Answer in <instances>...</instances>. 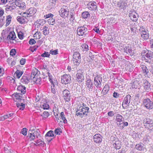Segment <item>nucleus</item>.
<instances>
[{
  "instance_id": "7ed1b4c3",
  "label": "nucleus",
  "mask_w": 153,
  "mask_h": 153,
  "mask_svg": "<svg viewBox=\"0 0 153 153\" xmlns=\"http://www.w3.org/2000/svg\"><path fill=\"white\" fill-rule=\"evenodd\" d=\"M83 72L82 70L79 69L77 71L75 76L76 80L79 83H81L84 79Z\"/></svg>"
},
{
  "instance_id": "052dcab7",
  "label": "nucleus",
  "mask_w": 153,
  "mask_h": 153,
  "mask_svg": "<svg viewBox=\"0 0 153 153\" xmlns=\"http://www.w3.org/2000/svg\"><path fill=\"white\" fill-rule=\"evenodd\" d=\"M18 36L20 39H22L24 38V36L23 33L21 32H20L18 34Z\"/></svg>"
},
{
  "instance_id": "49530a36",
  "label": "nucleus",
  "mask_w": 153,
  "mask_h": 153,
  "mask_svg": "<svg viewBox=\"0 0 153 153\" xmlns=\"http://www.w3.org/2000/svg\"><path fill=\"white\" fill-rule=\"evenodd\" d=\"M36 134L32 133V134H28V137H29L32 140H34L36 137V138H38V136L35 135Z\"/></svg>"
},
{
  "instance_id": "4468645a",
  "label": "nucleus",
  "mask_w": 153,
  "mask_h": 153,
  "mask_svg": "<svg viewBox=\"0 0 153 153\" xmlns=\"http://www.w3.org/2000/svg\"><path fill=\"white\" fill-rule=\"evenodd\" d=\"M69 13V10L66 7L62 8L59 11L60 16L65 18L68 17Z\"/></svg>"
},
{
  "instance_id": "2f4dec72",
  "label": "nucleus",
  "mask_w": 153,
  "mask_h": 153,
  "mask_svg": "<svg viewBox=\"0 0 153 153\" xmlns=\"http://www.w3.org/2000/svg\"><path fill=\"white\" fill-rule=\"evenodd\" d=\"M42 30L43 34L45 36L48 35L49 33V29L48 27L46 26L43 27V28L41 29Z\"/></svg>"
},
{
  "instance_id": "a18cd8bd",
  "label": "nucleus",
  "mask_w": 153,
  "mask_h": 153,
  "mask_svg": "<svg viewBox=\"0 0 153 153\" xmlns=\"http://www.w3.org/2000/svg\"><path fill=\"white\" fill-rule=\"evenodd\" d=\"M7 81L10 83V84H14L15 82V79L12 77H9L7 78Z\"/></svg>"
},
{
  "instance_id": "393cba45",
  "label": "nucleus",
  "mask_w": 153,
  "mask_h": 153,
  "mask_svg": "<svg viewBox=\"0 0 153 153\" xmlns=\"http://www.w3.org/2000/svg\"><path fill=\"white\" fill-rule=\"evenodd\" d=\"M152 123H153V120L149 118H146L143 119V123L145 127L147 125L151 124Z\"/></svg>"
},
{
  "instance_id": "473e14b6",
  "label": "nucleus",
  "mask_w": 153,
  "mask_h": 153,
  "mask_svg": "<svg viewBox=\"0 0 153 153\" xmlns=\"http://www.w3.org/2000/svg\"><path fill=\"white\" fill-rule=\"evenodd\" d=\"M40 106L44 109H48L49 108V106L47 102L41 103Z\"/></svg>"
},
{
  "instance_id": "338daca9",
  "label": "nucleus",
  "mask_w": 153,
  "mask_h": 153,
  "mask_svg": "<svg viewBox=\"0 0 153 153\" xmlns=\"http://www.w3.org/2000/svg\"><path fill=\"white\" fill-rule=\"evenodd\" d=\"M113 96L114 97L117 98L119 97V94L117 92H114L113 93Z\"/></svg>"
},
{
  "instance_id": "37998d69",
  "label": "nucleus",
  "mask_w": 153,
  "mask_h": 153,
  "mask_svg": "<svg viewBox=\"0 0 153 153\" xmlns=\"http://www.w3.org/2000/svg\"><path fill=\"white\" fill-rule=\"evenodd\" d=\"M75 13L74 12H71L70 13V16L69 20L70 21H72V22H74V20L75 19L74 17Z\"/></svg>"
},
{
  "instance_id": "39448f33",
  "label": "nucleus",
  "mask_w": 153,
  "mask_h": 153,
  "mask_svg": "<svg viewBox=\"0 0 153 153\" xmlns=\"http://www.w3.org/2000/svg\"><path fill=\"white\" fill-rule=\"evenodd\" d=\"M87 28L85 27V25L79 26L77 29V33L79 36H86L87 34Z\"/></svg>"
},
{
  "instance_id": "1a4fd4ad",
  "label": "nucleus",
  "mask_w": 153,
  "mask_h": 153,
  "mask_svg": "<svg viewBox=\"0 0 153 153\" xmlns=\"http://www.w3.org/2000/svg\"><path fill=\"white\" fill-rule=\"evenodd\" d=\"M143 104L147 109H151L153 108V102L149 98L144 99Z\"/></svg>"
},
{
  "instance_id": "774afa93",
  "label": "nucleus",
  "mask_w": 153,
  "mask_h": 153,
  "mask_svg": "<svg viewBox=\"0 0 153 153\" xmlns=\"http://www.w3.org/2000/svg\"><path fill=\"white\" fill-rule=\"evenodd\" d=\"M108 116L112 117L114 115V113L113 111H110L108 113Z\"/></svg>"
},
{
  "instance_id": "aec40b11",
  "label": "nucleus",
  "mask_w": 153,
  "mask_h": 153,
  "mask_svg": "<svg viewBox=\"0 0 153 153\" xmlns=\"http://www.w3.org/2000/svg\"><path fill=\"white\" fill-rule=\"evenodd\" d=\"M16 38L15 33L13 31H10L7 37L8 40H14Z\"/></svg>"
},
{
  "instance_id": "bb28decb",
  "label": "nucleus",
  "mask_w": 153,
  "mask_h": 153,
  "mask_svg": "<svg viewBox=\"0 0 153 153\" xmlns=\"http://www.w3.org/2000/svg\"><path fill=\"white\" fill-rule=\"evenodd\" d=\"M135 147L137 150L139 151L143 150L145 148L144 145L141 143L137 144Z\"/></svg>"
},
{
  "instance_id": "5fc2aeb1",
  "label": "nucleus",
  "mask_w": 153,
  "mask_h": 153,
  "mask_svg": "<svg viewBox=\"0 0 153 153\" xmlns=\"http://www.w3.org/2000/svg\"><path fill=\"white\" fill-rule=\"evenodd\" d=\"M36 143H34L35 145H36V144H37V145L39 146H42V143H44L40 140H36L35 141Z\"/></svg>"
},
{
  "instance_id": "f257e3e1",
  "label": "nucleus",
  "mask_w": 153,
  "mask_h": 153,
  "mask_svg": "<svg viewBox=\"0 0 153 153\" xmlns=\"http://www.w3.org/2000/svg\"><path fill=\"white\" fill-rule=\"evenodd\" d=\"M89 108L84 103L81 102L78 104L76 107V115L82 118L88 116L89 113Z\"/></svg>"
},
{
  "instance_id": "cd10ccee",
  "label": "nucleus",
  "mask_w": 153,
  "mask_h": 153,
  "mask_svg": "<svg viewBox=\"0 0 153 153\" xmlns=\"http://www.w3.org/2000/svg\"><path fill=\"white\" fill-rule=\"evenodd\" d=\"M39 73V71H38L37 69L34 68L32 71L31 74V78H33V77L34 76H36V75H38Z\"/></svg>"
},
{
  "instance_id": "c756f323",
  "label": "nucleus",
  "mask_w": 153,
  "mask_h": 153,
  "mask_svg": "<svg viewBox=\"0 0 153 153\" xmlns=\"http://www.w3.org/2000/svg\"><path fill=\"white\" fill-rule=\"evenodd\" d=\"M124 118L123 117V116L120 114H118L116 116V121L117 122L119 123H121L123 122V121L124 120Z\"/></svg>"
},
{
  "instance_id": "2eb2a0df",
  "label": "nucleus",
  "mask_w": 153,
  "mask_h": 153,
  "mask_svg": "<svg viewBox=\"0 0 153 153\" xmlns=\"http://www.w3.org/2000/svg\"><path fill=\"white\" fill-rule=\"evenodd\" d=\"M131 98V96L129 95H127L124 98V100L122 105L123 108L125 109L127 106H128L130 103V99Z\"/></svg>"
},
{
  "instance_id": "e2e57ef3",
  "label": "nucleus",
  "mask_w": 153,
  "mask_h": 153,
  "mask_svg": "<svg viewBox=\"0 0 153 153\" xmlns=\"http://www.w3.org/2000/svg\"><path fill=\"white\" fill-rule=\"evenodd\" d=\"M32 133L36 134L35 131L33 128H31L29 131L28 134H32Z\"/></svg>"
},
{
  "instance_id": "680f3d73",
  "label": "nucleus",
  "mask_w": 153,
  "mask_h": 153,
  "mask_svg": "<svg viewBox=\"0 0 153 153\" xmlns=\"http://www.w3.org/2000/svg\"><path fill=\"white\" fill-rule=\"evenodd\" d=\"M29 43L30 45H32L35 44L36 41L34 39H31L29 40Z\"/></svg>"
},
{
  "instance_id": "0e129e2a",
  "label": "nucleus",
  "mask_w": 153,
  "mask_h": 153,
  "mask_svg": "<svg viewBox=\"0 0 153 153\" xmlns=\"http://www.w3.org/2000/svg\"><path fill=\"white\" fill-rule=\"evenodd\" d=\"M26 61V59L25 58H22L20 61V62L21 65H24Z\"/></svg>"
},
{
  "instance_id": "5701e85b",
  "label": "nucleus",
  "mask_w": 153,
  "mask_h": 153,
  "mask_svg": "<svg viewBox=\"0 0 153 153\" xmlns=\"http://www.w3.org/2000/svg\"><path fill=\"white\" fill-rule=\"evenodd\" d=\"M141 67L142 72L145 76H147L149 71L146 66L145 65H141Z\"/></svg>"
},
{
  "instance_id": "f704fd0d",
  "label": "nucleus",
  "mask_w": 153,
  "mask_h": 153,
  "mask_svg": "<svg viewBox=\"0 0 153 153\" xmlns=\"http://www.w3.org/2000/svg\"><path fill=\"white\" fill-rule=\"evenodd\" d=\"M109 90V87L108 85H105L102 91V92L104 95L106 94Z\"/></svg>"
},
{
  "instance_id": "4d7b16f0",
  "label": "nucleus",
  "mask_w": 153,
  "mask_h": 153,
  "mask_svg": "<svg viewBox=\"0 0 153 153\" xmlns=\"http://www.w3.org/2000/svg\"><path fill=\"white\" fill-rule=\"evenodd\" d=\"M54 132L56 134L60 135V133L62 132L61 128H57L54 131Z\"/></svg>"
},
{
  "instance_id": "09e8293b",
  "label": "nucleus",
  "mask_w": 153,
  "mask_h": 153,
  "mask_svg": "<svg viewBox=\"0 0 153 153\" xmlns=\"http://www.w3.org/2000/svg\"><path fill=\"white\" fill-rule=\"evenodd\" d=\"M49 53L52 55H57L58 54V50H53V49H51Z\"/></svg>"
},
{
  "instance_id": "f3484780",
  "label": "nucleus",
  "mask_w": 153,
  "mask_h": 153,
  "mask_svg": "<svg viewBox=\"0 0 153 153\" xmlns=\"http://www.w3.org/2000/svg\"><path fill=\"white\" fill-rule=\"evenodd\" d=\"M30 78L27 75H23L21 79V82L24 84H27L29 82Z\"/></svg>"
},
{
  "instance_id": "ea45409f",
  "label": "nucleus",
  "mask_w": 153,
  "mask_h": 153,
  "mask_svg": "<svg viewBox=\"0 0 153 153\" xmlns=\"http://www.w3.org/2000/svg\"><path fill=\"white\" fill-rule=\"evenodd\" d=\"M49 115V114L48 111H45L43 112L42 114H40V116L42 117L44 119H46Z\"/></svg>"
},
{
  "instance_id": "f8f14e48",
  "label": "nucleus",
  "mask_w": 153,
  "mask_h": 153,
  "mask_svg": "<svg viewBox=\"0 0 153 153\" xmlns=\"http://www.w3.org/2000/svg\"><path fill=\"white\" fill-rule=\"evenodd\" d=\"M127 0H120L117 4L115 3V6L119 9H124L127 5Z\"/></svg>"
},
{
  "instance_id": "7c9ffc66",
  "label": "nucleus",
  "mask_w": 153,
  "mask_h": 153,
  "mask_svg": "<svg viewBox=\"0 0 153 153\" xmlns=\"http://www.w3.org/2000/svg\"><path fill=\"white\" fill-rule=\"evenodd\" d=\"M31 79L37 84H40L41 83L42 79L40 77L37 78L36 76H34Z\"/></svg>"
},
{
  "instance_id": "c85d7f7f",
  "label": "nucleus",
  "mask_w": 153,
  "mask_h": 153,
  "mask_svg": "<svg viewBox=\"0 0 153 153\" xmlns=\"http://www.w3.org/2000/svg\"><path fill=\"white\" fill-rule=\"evenodd\" d=\"M113 145L114 146L116 149H119L121 147V142L118 140L116 141Z\"/></svg>"
},
{
  "instance_id": "864d4df0",
  "label": "nucleus",
  "mask_w": 153,
  "mask_h": 153,
  "mask_svg": "<svg viewBox=\"0 0 153 153\" xmlns=\"http://www.w3.org/2000/svg\"><path fill=\"white\" fill-rule=\"evenodd\" d=\"M28 12H27V10H26V11L25 12L22 13L21 14L22 15V16L24 18H26V17H30V16H29V14Z\"/></svg>"
},
{
  "instance_id": "412c9836",
  "label": "nucleus",
  "mask_w": 153,
  "mask_h": 153,
  "mask_svg": "<svg viewBox=\"0 0 153 153\" xmlns=\"http://www.w3.org/2000/svg\"><path fill=\"white\" fill-rule=\"evenodd\" d=\"M16 19L17 21L22 24L27 23L28 21L27 18H24L22 16H18Z\"/></svg>"
},
{
  "instance_id": "6e6552de",
  "label": "nucleus",
  "mask_w": 153,
  "mask_h": 153,
  "mask_svg": "<svg viewBox=\"0 0 153 153\" xmlns=\"http://www.w3.org/2000/svg\"><path fill=\"white\" fill-rule=\"evenodd\" d=\"M85 84L89 92L92 93L93 92H94L93 91L95 90V87L94 86L93 82L90 79L87 80Z\"/></svg>"
},
{
  "instance_id": "a878e982",
  "label": "nucleus",
  "mask_w": 153,
  "mask_h": 153,
  "mask_svg": "<svg viewBox=\"0 0 153 153\" xmlns=\"http://www.w3.org/2000/svg\"><path fill=\"white\" fill-rule=\"evenodd\" d=\"M17 89L18 91L20 92L22 94H25L26 92V88L22 85L18 86Z\"/></svg>"
},
{
  "instance_id": "58836bf2",
  "label": "nucleus",
  "mask_w": 153,
  "mask_h": 153,
  "mask_svg": "<svg viewBox=\"0 0 153 153\" xmlns=\"http://www.w3.org/2000/svg\"><path fill=\"white\" fill-rule=\"evenodd\" d=\"M17 106L19 108V109L21 110H23L24 109L25 107V105L24 104L22 103H17Z\"/></svg>"
},
{
  "instance_id": "bf43d9fd",
  "label": "nucleus",
  "mask_w": 153,
  "mask_h": 153,
  "mask_svg": "<svg viewBox=\"0 0 153 153\" xmlns=\"http://www.w3.org/2000/svg\"><path fill=\"white\" fill-rule=\"evenodd\" d=\"M53 15L51 13H50L48 14L44 15V17L45 18V19H47L49 18H52L53 17Z\"/></svg>"
},
{
  "instance_id": "de8ad7c7",
  "label": "nucleus",
  "mask_w": 153,
  "mask_h": 153,
  "mask_svg": "<svg viewBox=\"0 0 153 153\" xmlns=\"http://www.w3.org/2000/svg\"><path fill=\"white\" fill-rule=\"evenodd\" d=\"M39 47V46L38 45H35L33 47H30V50L33 52L34 51H36L37 48Z\"/></svg>"
},
{
  "instance_id": "0eeeda50",
  "label": "nucleus",
  "mask_w": 153,
  "mask_h": 153,
  "mask_svg": "<svg viewBox=\"0 0 153 153\" xmlns=\"http://www.w3.org/2000/svg\"><path fill=\"white\" fill-rule=\"evenodd\" d=\"M61 82L62 84L66 85L71 82V76L69 74H65L61 76Z\"/></svg>"
},
{
  "instance_id": "9d476101",
  "label": "nucleus",
  "mask_w": 153,
  "mask_h": 153,
  "mask_svg": "<svg viewBox=\"0 0 153 153\" xmlns=\"http://www.w3.org/2000/svg\"><path fill=\"white\" fill-rule=\"evenodd\" d=\"M139 30L141 33V36L145 40L149 38V33L148 30L143 27H140Z\"/></svg>"
},
{
  "instance_id": "69168bd1",
  "label": "nucleus",
  "mask_w": 153,
  "mask_h": 153,
  "mask_svg": "<svg viewBox=\"0 0 153 153\" xmlns=\"http://www.w3.org/2000/svg\"><path fill=\"white\" fill-rule=\"evenodd\" d=\"M19 7L21 9H24L25 7V3L24 2H22L19 6Z\"/></svg>"
},
{
  "instance_id": "603ef678",
  "label": "nucleus",
  "mask_w": 153,
  "mask_h": 153,
  "mask_svg": "<svg viewBox=\"0 0 153 153\" xmlns=\"http://www.w3.org/2000/svg\"><path fill=\"white\" fill-rule=\"evenodd\" d=\"M27 129L25 128H23L21 132V133L24 136H26L27 134Z\"/></svg>"
},
{
  "instance_id": "423d86ee",
  "label": "nucleus",
  "mask_w": 153,
  "mask_h": 153,
  "mask_svg": "<svg viewBox=\"0 0 153 153\" xmlns=\"http://www.w3.org/2000/svg\"><path fill=\"white\" fill-rule=\"evenodd\" d=\"M73 61L75 65H79L81 61V56L80 53L76 52L74 53L73 55Z\"/></svg>"
},
{
  "instance_id": "3c124183",
  "label": "nucleus",
  "mask_w": 153,
  "mask_h": 153,
  "mask_svg": "<svg viewBox=\"0 0 153 153\" xmlns=\"http://www.w3.org/2000/svg\"><path fill=\"white\" fill-rule=\"evenodd\" d=\"M50 55V53L48 52L45 51L41 55L42 57H49Z\"/></svg>"
},
{
  "instance_id": "f03ea898",
  "label": "nucleus",
  "mask_w": 153,
  "mask_h": 153,
  "mask_svg": "<svg viewBox=\"0 0 153 153\" xmlns=\"http://www.w3.org/2000/svg\"><path fill=\"white\" fill-rule=\"evenodd\" d=\"M102 78L100 75H97L94 78V83L97 88L101 90Z\"/></svg>"
},
{
  "instance_id": "9b49d317",
  "label": "nucleus",
  "mask_w": 153,
  "mask_h": 153,
  "mask_svg": "<svg viewBox=\"0 0 153 153\" xmlns=\"http://www.w3.org/2000/svg\"><path fill=\"white\" fill-rule=\"evenodd\" d=\"M62 95L63 98L66 102H69L70 101L71 95L68 90H64L62 92Z\"/></svg>"
},
{
  "instance_id": "c9c22d12",
  "label": "nucleus",
  "mask_w": 153,
  "mask_h": 153,
  "mask_svg": "<svg viewBox=\"0 0 153 153\" xmlns=\"http://www.w3.org/2000/svg\"><path fill=\"white\" fill-rule=\"evenodd\" d=\"M23 73V71H21L19 70H17L15 72V74L16 75V77L18 78L19 79Z\"/></svg>"
},
{
  "instance_id": "4c0bfd02",
  "label": "nucleus",
  "mask_w": 153,
  "mask_h": 153,
  "mask_svg": "<svg viewBox=\"0 0 153 153\" xmlns=\"http://www.w3.org/2000/svg\"><path fill=\"white\" fill-rule=\"evenodd\" d=\"M60 116L62 120L63 121V123L65 124L67 123V121L65 117V115L63 112H62L61 113Z\"/></svg>"
},
{
  "instance_id": "e433bc0d",
  "label": "nucleus",
  "mask_w": 153,
  "mask_h": 153,
  "mask_svg": "<svg viewBox=\"0 0 153 153\" xmlns=\"http://www.w3.org/2000/svg\"><path fill=\"white\" fill-rule=\"evenodd\" d=\"M12 16L10 15H8L7 16L6 20V26H8L10 23L11 21Z\"/></svg>"
},
{
  "instance_id": "20e7f679",
  "label": "nucleus",
  "mask_w": 153,
  "mask_h": 153,
  "mask_svg": "<svg viewBox=\"0 0 153 153\" xmlns=\"http://www.w3.org/2000/svg\"><path fill=\"white\" fill-rule=\"evenodd\" d=\"M143 60H145V62L150 64L153 63V53L151 51H148L145 54L144 57L142 58Z\"/></svg>"
},
{
  "instance_id": "a19ab883",
  "label": "nucleus",
  "mask_w": 153,
  "mask_h": 153,
  "mask_svg": "<svg viewBox=\"0 0 153 153\" xmlns=\"http://www.w3.org/2000/svg\"><path fill=\"white\" fill-rule=\"evenodd\" d=\"M45 23V21L44 20L40 19L37 20L36 23L39 25L41 26H42Z\"/></svg>"
},
{
  "instance_id": "13d9d810",
  "label": "nucleus",
  "mask_w": 153,
  "mask_h": 153,
  "mask_svg": "<svg viewBox=\"0 0 153 153\" xmlns=\"http://www.w3.org/2000/svg\"><path fill=\"white\" fill-rule=\"evenodd\" d=\"M16 53V50L14 49H13L10 51V54L11 56H13L15 55Z\"/></svg>"
},
{
  "instance_id": "72a5a7b5",
  "label": "nucleus",
  "mask_w": 153,
  "mask_h": 153,
  "mask_svg": "<svg viewBox=\"0 0 153 153\" xmlns=\"http://www.w3.org/2000/svg\"><path fill=\"white\" fill-rule=\"evenodd\" d=\"M82 16L84 19H87L90 16V14L88 11H85L82 13Z\"/></svg>"
},
{
  "instance_id": "a211bd4d",
  "label": "nucleus",
  "mask_w": 153,
  "mask_h": 153,
  "mask_svg": "<svg viewBox=\"0 0 153 153\" xmlns=\"http://www.w3.org/2000/svg\"><path fill=\"white\" fill-rule=\"evenodd\" d=\"M102 136L98 134H96L93 136L94 141L96 143H100L102 141Z\"/></svg>"
},
{
  "instance_id": "8fccbe9b",
  "label": "nucleus",
  "mask_w": 153,
  "mask_h": 153,
  "mask_svg": "<svg viewBox=\"0 0 153 153\" xmlns=\"http://www.w3.org/2000/svg\"><path fill=\"white\" fill-rule=\"evenodd\" d=\"M48 22L49 25H53L55 23V20L53 18H50L48 20Z\"/></svg>"
},
{
  "instance_id": "b1692460",
  "label": "nucleus",
  "mask_w": 153,
  "mask_h": 153,
  "mask_svg": "<svg viewBox=\"0 0 153 153\" xmlns=\"http://www.w3.org/2000/svg\"><path fill=\"white\" fill-rule=\"evenodd\" d=\"M27 10L29 16H30V17L33 15L37 11L36 9L34 7H31Z\"/></svg>"
},
{
  "instance_id": "6ab92c4d",
  "label": "nucleus",
  "mask_w": 153,
  "mask_h": 153,
  "mask_svg": "<svg viewBox=\"0 0 153 153\" xmlns=\"http://www.w3.org/2000/svg\"><path fill=\"white\" fill-rule=\"evenodd\" d=\"M143 87L144 89L148 91L150 90L151 85L149 82L146 79H145L143 81Z\"/></svg>"
},
{
  "instance_id": "6e6d98bb",
  "label": "nucleus",
  "mask_w": 153,
  "mask_h": 153,
  "mask_svg": "<svg viewBox=\"0 0 153 153\" xmlns=\"http://www.w3.org/2000/svg\"><path fill=\"white\" fill-rule=\"evenodd\" d=\"M82 47L85 51H87L88 50V46L85 44H82Z\"/></svg>"
},
{
  "instance_id": "c03bdc74",
  "label": "nucleus",
  "mask_w": 153,
  "mask_h": 153,
  "mask_svg": "<svg viewBox=\"0 0 153 153\" xmlns=\"http://www.w3.org/2000/svg\"><path fill=\"white\" fill-rule=\"evenodd\" d=\"M140 86L139 83L137 81H134L132 85V88L135 89L137 88Z\"/></svg>"
},
{
  "instance_id": "ddd939ff",
  "label": "nucleus",
  "mask_w": 153,
  "mask_h": 153,
  "mask_svg": "<svg viewBox=\"0 0 153 153\" xmlns=\"http://www.w3.org/2000/svg\"><path fill=\"white\" fill-rule=\"evenodd\" d=\"M45 137L46 139L49 143L55 137V136L54 134L53 131L50 130L47 133Z\"/></svg>"
},
{
  "instance_id": "dca6fc26",
  "label": "nucleus",
  "mask_w": 153,
  "mask_h": 153,
  "mask_svg": "<svg viewBox=\"0 0 153 153\" xmlns=\"http://www.w3.org/2000/svg\"><path fill=\"white\" fill-rule=\"evenodd\" d=\"M87 7L90 10H96L97 9L96 3L95 1L90 2L87 5Z\"/></svg>"
},
{
  "instance_id": "79ce46f5",
  "label": "nucleus",
  "mask_w": 153,
  "mask_h": 153,
  "mask_svg": "<svg viewBox=\"0 0 153 153\" xmlns=\"http://www.w3.org/2000/svg\"><path fill=\"white\" fill-rule=\"evenodd\" d=\"M56 22L59 25L62 27H64L65 26V23L61 19H58L56 20Z\"/></svg>"
},
{
  "instance_id": "4be33fe9",
  "label": "nucleus",
  "mask_w": 153,
  "mask_h": 153,
  "mask_svg": "<svg viewBox=\"0 0 153 153\" xmlns=\"http://www.w3.org/2000/svg\"><path fill=\"white\" fill-rule=\"evenodd\" d=\"M136 14V12L134 11L132 12V13H129V16L130 17V19L131 20L134 22H136L137 21L138 19L136 17V16L135 15Z\"/></svg>"
}]
</instances>
